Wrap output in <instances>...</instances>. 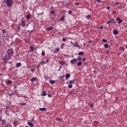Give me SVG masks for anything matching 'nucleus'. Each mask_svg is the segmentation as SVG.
<instances>
[{
  "label": "nucleus",
  "mask_w": 127,
  "mask_h": 127,
  "mask_svg": "<svg viewBox=\"0 0 127 127\" xmlns=\"http://www.w3.org/2000/svg\"><path fill=\"white\" fill-rule=\"evenodd\" d=\"M13 3V0H6V5L7 6H9V7H11V6H12Z\"/></svg>",
  "instance_id": "obj_1"
},
{
  "label": "nucleus",
  "mask_w": 127,
  "mask_h": 127,
  "mask_svg": "<svg viewBox=\"0 0 127 127\" xmlns=\"http://www.w3.org/2000/svg\"><path fill=\"white\" fill-rule=\"evenodd\" d=\"M60 64L62 65V66H64V67H67L68 66V64L64 61H60L59 62Z\"/></svg>",
  "instance_id": "obj_2"
},
{
  "label": "nucleus",
  "mask_w": 127,
  "mask_h": 127,
  "mask_svg": "<svg viewBox=\"0 0 127 127\" xmlns=\"http://www.w3.org/2000/svg\"><path fill=\"white\" fill-rule=\"evenodd\" d=\"M70 63L71 64H76V63H78V59H74L70 61Z\"/></svg>",
  "instance_id": "obj_3"
},
{
  "label": "nucleus",
  "mask_w": 127,
  "mask_h": 127,
  "mask_svg": "<svg viewBox=\"0 0 127 127\" xmlns=\"http://www.w3.org/2000/svg\"><path fill=\"white\" fill-rule=\"evenodd\" d=\"M7 54H8V56H11L13 54V51L12 50L9 49L7 51Z\"/></svg>",
  "instance_id": "obj_4"
},
{
  "label": "nucleus",
  "mask_w": 127,
  "mask_h": 127,
  "mask_svg": "<svg viewBox=\"0 0 127 127\" xmlns=\"http://www.w3.org/2000/svg\"><path fill=\"white\" fill-rule=\"evenodd\" d=\"M117 22V21H115V19L113 18L110 20L108 21L107 24H109V23H115Z\"/></svg>",
  "instance_id": "obj_5"
},
{
  "label": "nucleus",
  "mask_w": 127,
  "mask_h": 127,
  "mask_svg": "<svg viewBox=\"0 0 127 127\" xmlns=\"http://www.w3.org/2000/svg\"><path fill=\"white\" fill-rule=\"evenodd\" d=\"M113 33L114 34V35H118V34H119V31L116 29H114L113 30Z\"/></svg>",
  "instance_id": "obj_6"
},
{
  "label": "nucleus",
  "mask_w": 127,
  "mask_h": 127,
  "mask_svg": "<svg viewBox=\"0 0 127 127\" xmlns=\"http://www.w3.org/2000/svg\"><path fill=\"white\" fill-rule=\"evenodd\" d=\"M73 46L74 47H77V48H79V49H81V47L80 46V45H79V44H78L77 42H76L75 43H74Z\"/></svg>",
  "instance_id": "obj_7"
},
{
  "label": "nucleus",
  "mask_w": 127,
  "mask_h": 127,
  "mask_svg": "<svg viewBox=\"0 0 127 127\" xmlns=\"http://www.w3.org/2000/svg\"><path fill=\"white\" fill-rule=\"evenodd\" d=\"M116 20L117 21H118V23H122V22H123V20L121 19H120V18L118 17L116 18Z\"/></svg>",
  "instance_id": "obj_8"
},
{
  "label": "nucleus",
  "mask_w": 127,
  "mask_h": 127,
  "mask_svg": "<svg viewBox=\"0 0 127 127\" xmlns=\"http://www.w3.org/2000/svg\"><path fill=\"white\" fill-rule=\"evenodd\" d=\"M6 84L8 85H10V84H12V81L9 79H8L6 81Z\"/></svg>",
  "instance_id": "obj_9"
},
{
  "label": "nucleus",
  "mask_w": 127,
  "mask_h": 127,
  "mask_svg": "<svg viewBox=\"0 0 127 127\" xmlns=\"http://www.w3.org/2000/svg\"><path fill=\"white\" fill-rule=\"evenodd\" d=\"M70 76H71V75H70V74L67 73L66 74H65V80H68V79H69V78H70Z\"/></svg>",
  "instance_id": "obj_10"
},
{
  "label": "nucleus",
  "mask_w": 127,
  "mask_h": 127,
  "mask_svg": "<svg viewBox=\"0 0 127 127\" xmlns=\"http://www.w3.org/2000/svg\"><path fill=\"white\" fill-rule=\"evenodd\" d=\"M74 82H75V79H73L72 80H69V82L67 83V84H74Z\"/></svg>",
  "instance_id": "obj_11"
},
{
  "label": "nucleus",
  "mask_w": 127,
  "mask_h": 127,
  "mask_svg": "<svg viewBox=\"0 0 127 127\" xmlns=\"http://www.w3.org/2000/svg\"><path fill=\"white\" fill-rule=\"evenodd\" d=\"M49 82L51 84V85H53L54 83H55V80H53L52 79H51L49 81Z\"/></svg>",
  "instance_id": "obj_12"
},
{
  "label": "nucleus",
  "mask_w": 127,
  "mask_h": 127,
  "mask_svg": "<svg viewBox=\"0 0 127 127\" xmlns=\"http://www.w3.org/2000/svg\"><path fill=\"white\" fill-rule=\"evenodd\" d=\"M91 17H92V16H91V15H88L86 16V18H87V19L88 20H89L90 19H92V18Z\"/></svg>",
  "instance_id": "obj_13"
},
{
  "label": "nucleus",
  "mask_w": 127,
  "mask_h": 127,
  "mask_svg": "<svg viewBox=\"0 0 127 127\" xmlns=\"http://www.w3.org/2000/svg\"><path fill=\"white\" fill-rule=\"evenodd\" d=\"M56 120H57V121H58L59 122H61V123H62V122H63V119H62L61 118H56Z\"/></svg>",
  "instance_id": "obj_14"
},
{
  "label": "nucleus",
  "mask_w": 127,
  "mask_h": 127,
  "mask_svg": "<svg viewBox=\"0 0 127 127\" xmlns=\"http://www.w3.org/2000/svg\"><path fill=\"white\" fill-rule=\"evenodd\" d=\"M104 47L105 48H107V49H109V48H110V47H111V46H109V45H108L107 44H106L104 45Z\"/></svg>",
  "instance_id": "obj_15"
},
{
  "label": "nucleus",
  "mask_w": 127,
  "mask_h": 127,
  "mask_svg": "<svg viewBox=\"0 0 127 127\" xmlns=\"http://www.w3.org/2000/svg\"><path fill=\"white\" fill-rule=\"evenodd\" d=\"M120 51H125V47H120L119 48Z\"/></svg>",
  "instance_id": "obj_16"
},
{
  "label": "nucleus",
  "mask_w": 127,
  "mask_h": 127,
  "mask_svg": "<svg viewBox=\"0 0 127 127\" xmlns=\"http://www.w3.org/2000/svg\"><path fill=\"white\" fill-rule=\"evenodd\" d=\"M60 51V48L56 49L55 51L54 52V53H58Z\"/></svg>",
  "instance_id": "obj_17"
},
{
  "label": "nucleus",
  "mask_w": 127,
  "mask_h": 127,
  "mask_svg": "<svg viewBox=\"0 0 127 127\" xmlns=\"http://www.w3.org/2000/svg\"><path fill=\"white\" fill-rule=\"evenodd\" d=\"M41 95L42 96H46V92H45V91H42L41 93Z\"/></svg>",
  "instance_id": "obj_18"
},
{
  "label": "nucleus",
  "mask_w": 127,
  "mask_h": 127,
  "mask_svg": "<svg viewBox=\"0 0 127 127\" xmlns=\"http://www.w3.org/2000/svg\"><path fill=\"white\" fill-rule=\"evenodd\" d=\"M28 125L31 127H34V125H33L32 123L28 122Z\"/></svg>",
  "instance_id": "obj_19"
},
{
  "label": "nucleus",
  "mask_w": 127,
  "mask_h": 127,
  "mask_svg": "<svg viewBox=\"0 0 127 127\" xmlns=\"http://www.w3.org/2000/svg\"><path fill=\"white\" fill-rule=\"evenodd\" d=\"M52 29H53V27H50L49 28H47V31H50V30H52Z\"/></svg>",
  "instance_id": "obj_20"
},
{
  "label": "nucleus",
  "mask_w": 127,
  "mask_h": 127,
  "mask_svg": "<svg viewBox=\"0 0 127 127\" xmlns=\"http://www.w3.org/2000/svg\"><path fill=\"white\" fill-rule=\"evenodd\" d=\"M39 110L42 111H46L47 109L46 108H40Z\"/></svg>",
  "instance_id": "obj_21"
},
{
  "label": "nucleus",
  "mask_w": 127,
  "mask_h": 127,
  "mask_svg": "<svg viewBox=\"0 0 127 127\" xmlns=\"http://www.w3.org/2000/svg\"><path fill=\"white\" fill-rule=\"evenodd\" d=\"M82 64H83V63L81 61H79L78 63H77V66H82Z\"/></svg>",
  "instance_id": "obj_22"
},
{
  "label": "nucleus",
  "mask_w": 127,
  "mask_h": 127,
  "mask_svg": "<svg viewBox=\"0 0 127 127\" xmlns=\"http://www.w3.org/2000/svg\"><path fill=\"white\" fill-rule=\"evenodd\" d=\"M20 66H21V63H18L16 64V67H17V68H18V67H19Z\"/></svg>",
  "instance_id": "obj_23"
},
{
  "label": "nucleus",
  "mask_w": 127,
  "mask_h": 127,
  "mask_svg": "<svg viewBox=\"0 0 127 127\" xmlns=\"http://www.w3.org/2000/svg\"><path fill=\"white\" fill-rule=\"evenodd\" d=\"M30 49L31 52H33V51H34V48H33V47L30 46Z\"/></svg>",
  "instance_id": "obj_24"
},
{
  "label": "nucleus",
  "mask_w": 127,
  "mask_h": 127,
  "mask_svg": "<svg viewBox=\"0 0 127 127\" xmlns=\"http://www.w3.org/2000/svg\"><path fill=\"white\" fill-rule=\"evenodd\" d=\"M14 126H15V127H17V126H18V121H16L15 122H14L13 123Z\"/></svg>",
  "instance_id": "obj_25"
},
{
  "label": "nucleus",
  "mask_w": 127,
  "mask_h": 127,
  "mask_svg": "<svg viewBox=\"0 0 127 127\" xmlns=\"http://www.w3.org/2000/svg\"><path fill=\"white\" fill-rule=\"evenodd\" d=\"M21 24H22V26H25V22H24L23 20H22Z\"/></svg>",
  "instance_id": "obj_26"
},
{
  "label": "nucleus",
  "mask_w": 127,
  "mask_h": 127,
  "mask_svg": "<svg viewBox=\"0 0 127 127\" xmlns=\"http://www.w3.org/2000/svg\"><path fill=\"white\" fill-rule=\"evenodd\" d=\"M37 79V78L36 77H34L31 79V81L33 82V81H35Z\"/></svg>",
  "instance_id": "obj_27"
},
{
  "label": "nucleus",
  "mask_w": 127,
  "mask_h": 127,
  "mask_svg": "<svg viewBox=\"0 0 127 127\" xmlns=\"http://www.w3.org/2000/svg\"><path fill=\"white\" fill-rule=\"evenodd\" d=\"M102 42H104V43H107V42H108V40H107V39H102Z\"/></svg>",
  "instance_id": "obj_28"
},
{
  "label": "nucleus",
  "mask_w": 127,
  "mask_h": 127,
  "mask_svg": "<svg viewBox=\"0 0 127 127\" xmlns=\"http://www.w3.org/2000/svg\"><path fill=\"white\" fill-rule=\"evenodd\" d=\"M1 123L2 124V125H4V124H6V121H5V120H3L1 121Z\"/></svg>",
  "instance_id": "obj_29"
},
{
  "label": "nucleus",
  "mask_w": 127,
  "mask_h": 127,
  "mask_svg": "<svg viewBox=\"0 0 127 127\" xmlns=\"http://www.w3.org/2000/svg\"><path fill=\"white\" fill-rule=\"evenodd\" d=\"M26 18L27 19H29V18H30V14H28L26 16Z\"/></svg>",
  "instance_id": "obj_30"
},
{
  "label": "nucleus",
  "mask_w": 127,
  "mask_h": 127,
  "mask_svg": "<svg viewBox=\"0 0 127 127\" xmlns=\"http://www.w3.org/2000/svg\"><path fill=\"white\" fill-rule=\"evenodd\" d=\"M73 87V85L70 83V84H68V88H69V89H71V88H72Z\"/></svg>",
  "instance_id": "obj_31"
},
{
  "label": "nucleus",
  "mask_w": 127,
  "mask_h": 127,
  "mask_svg": "<svg viewBox=\"0 0 127 127\" xmlns=\"http://www.w3.org/2000/svg\"><path fill=\"white\" fill-rule=\"evenodd\" d=\"M41 55H42V56H45V52L43 51L41 53Z\"/></svg>",
  "instance_id": "obj_32"
},
{
  "label": "nucleus",
  "mask_w": 127,
  "mask_h": 127,
  "mask_svg": "<svg viewBox=\"0 0 127 127\" xmlns=\"http://www.w3.org/2000/svg\"><path fill=\"white\" fill-rule=\"evenodd\" d=\"M65 18V17H64V16H63L61 19H60V21H61V20H62L63 21H64V19Z\"/></svg>",
  "instance_id": "obj_33"
},
{
  "label": "nucleus",
  "mask_w": 127,
  "mask_h": 127,
  "mask_svg": "<svg viewBox=\"0 0 127 127\" xmlns=\"http://www.w3.org/2000/svg\"><path fill=\"white\" fill-rule=\"evenodd\" d=\"M83 54H84V52H80L78 53V55H79V56H80L81 55H83Z\"/></svg>",
  "instance_id": "obj_34"
},
{
  "label": "nucleus",
  "mask_w": 127,
  "mask_h": 127,
  "mask_svg": "<svg viewBox=\"0 0 127 127\" xmlns=\"http://www.w3.org/2000/svg\"><path fill=\"white\" fill-rule=\"evenodd\" d=\"M11 127V125L10 124H7L5 126V127Z\"/></svg>",
  "instance_id": "obj_35"
},
{
  "label": "nucleus",
  "mask_w": 127,
  "mask_h": 127,
  "mask_svg": "<svg viewBox=\"0 0 127 127\" xmlns=\"http://www.w3.org/2000/svg\"><path fill=\"white\" fill-rule=\"evenodd\" d=\"M77 59L79 60V61H81L82 60V59L81 58V57L80 56H77Z\"/></svg>",
  "instance_id": "obj_36"
},
{
  "label": "nucleus",
  "mask_w": 127,
  "mask_h": 127,
  "mask_svg": "<svg viewBox=\"0 0 127 127\" xmlns=\"http://www.w3.org/2000/svg\"><path fill=\"white\" fill-rule=\"evenodd\" d=\"M40 63H41V64H42V65H44V64H45L44 60H43L42 61L40 62Z\"/></svg>",
  "instance_id": "obj_37"
},
{
  "label": "nucleus",
  "mask_w": 127,
  "mask_h": 127,
  "mask_svg": "<svg viewBox=\"0 0 127 127\" xmlns=\"http://www.w3.org/2000/svg\"><path fill=\"white\" fill-rule=\"evenodd\" d=\"M20 105L22 107V106H25V105H26V104H25V103H20Z\"/></svg>",
  "instance_id": "obj_38"
},
{
  "label": "nucleus",
  "mask_w": 127,
  "mask_h": 127,
  "mask_svg": "<svg viewBox=\"0 0 127 127\" xmlns=\"http://www.w3.org/2000/svg\"><path fill=\"white\" fill-rule=\"evenodd\" d=\"M62 40L64 42H66V38H62Z\"/></svg>",
  "instance_id": "obj_39"
},
{
  "label": "nucleus",
  "mask_w": 127,
  "mask_h": 127,
  "mask_svg": "<svg viewBox=\"0 0 127 127\" xmlns=\"http://www.w3.org/2000/svg\"><path fill=\"white\" fill-rule=\"evenodd\" d=\"M31 71L32 73H34V71H35V70L34 69V68H31Z\"/></svg>",
  "instance_id": "obj_40"
},
{
  "label": "nucleus",
  "mask_w": 127,
  "mask_h": 127,
  "mask_svg": "<svg viewBox=\"0 0 127 127\" xmlns=\"http://www.w3.org/2000/svg\"><path fill=\"white\" fill-rule=\"evenodd\" d=\"M79 3L78 2H76L75 3V5H76V6H78V5H79Z\"/></svg>",
  "instance_id": "obj_41"
},
{
  "label": "nucleus",
  "mask_w": 127,
  "mask_h": 127,
  "mask_svg": "<svg viewBox=\"0 0 127 127\" xmlns=\"http://www.w3.org/2000/svg\"><path fill=\"white\" fill-rule=\"evenodd\" d=\"M5 29L2 30V33H3V34H4V33H5Z\"/></svg>",
  "instance_id": "obj_42"
},
{
  "label": "nucleus",
  "mask_w": 127,
  "mask_h": 127,
  "mask_svg": "<svg viewBox=\"0 0 127 127\" xmlns=\"http://www.w3.org/2000/svg\"><path fill=\"white\" fill-rule=\"evenodd\" d=\"M65 45V43H64L61 45V47H62V49H63V46H64Z\"/></svg>",
  "instance_id": "obj_43"
},
{
  "label": "nucleus",
  "mask_w": 127,
  "mask_h": 127,
  "mask_svg": "<svg viewBox=\"0 0 127 127\" xmlns=\"http://www.w3.org/2000/svg\"><path fill=\"white\" fill-rule=\"evenodd\" d=\"M55 12L54 10H53L51 11V14H54Z\"/></svg>",
  "instance_id": "obj_44"
},
{
  "label": "nucleus",
  "mask_w": 127,
  "mask_h": 127,
  "mask_svg": "<svg viewBox=\"0 0 127 127\" xmlns=\"http://www.w3.org/2000/svg\"><path fill=\"white\" fill-rule=\"evenodd\" d=\"M68 14H71L72 13V11H71V10H68Z\"/></svg>",
  "instance_id": "obj_45"
},
{
  "label": "nucleus",
  "mask_w": 127,
  "mask_h": 127,
  "mask_svg": "<svg viewBox=\"0 0 127 127\" xmlns=\"http://www.w3.org/2000/svg\"><path fill=\"white\" fill-rule=\"evenodd\" d=\"M86 60H87V59L84 58H83V59H82V62H85L86 61Z\"/></svg>",
  "instance_id": "obj_46"
},
{
  "label": "nucleus",
  "mask_w": 127,
  "mask_h": 127,
  "mask_svg": "<svg viewBox=\"0 0 127 127\" xmlns=\"http://www.w3.org/2000/svg\"><path fill=\"white\" fill-rule=\"evenodd\" d=\"M41 14H43V12H42L41 13H38V16H40V15H41Z\"/></svg>",
  "instance_id": "obj_47"
},
{
  "label": "nucleus",
  "mask_w": 127,
  "mask_h": 127,
  "mask_svg": "<svg viewBox=\"0 0 127 127\" xmlns=\"http://www.w3.org/2000/svg\"><path fill=\"white\" fill-rule=\"evenodd\" d=\"M96 1L97 2H102V0H96Z\"/></svg>",
  "instance_id": "obj_48"
},
{
  "label": "nucleus",
  "mask_w": 127,
  "mask_h": 127,
  "mask_svg": "<svg viewBox=\"0 0 127 127\" xmlns=\"http://www.w3.org/2000/svg\"><path fill=\"white\" fill-rule=\"evenodd\" d=\"M116 12L115 11H112V14H116Z\"/></svg>",
  "instance_id": "obj_49"
},
{
  "label": "nucleus",
  "mask_w": 127,
  "mask_h": 127,
  "mask_svg": "<svg viewBox=\"0 0 127 127\" xmlns=\"http://www.w3.org/2000/svg\"><path fill=\"white\" fill-rule=\"evenodd\" d=\"M63 78H64V76H61V77H60V79H62L63 80H64V79H63Z\"/></svg>",
  "instance_id": "obj_50"
},
{
  "label": "nucleus",
  "mask_w": 127,
  "mask_h": 127,
  "mask_svg": "<svg viewBox=\"0 0 127 127\" xmlns=\"http://www.w3.org/2000/svg\"><path fill=\"white\" fill-rule=\"evenodd\" d=\"M90 106L91 108H93V107L94 106V105L91 104L90 105Z\"/></svg>",
  "instance_id": "obj_51"
},
{
  "label": "nucleus",
  "mask_w": 127,
  "mask_h": 127,
  "mask_svg": "<svg viewBox=\"0 0 127 127\" xmlns=\"http://www.w3.org/2000/svg\"><path fill=\"white\" fill-rule=\"evenodd\" d=\"M39 67H40V64H38V65L37 66V68H39Z\"/></svg>",
  "instance_id": "obj_52"
},
{
  "label": "nucleus",
  "mask_w": 127,
  "mask_h": 127,
  "mask_svg": "<svg viewBox=\"0 0 127 127\" xmlns=\"http://www.w3.org/2000/svg\"><path fill=\"white\" fill-rule=\"evenodd\" d=\"M8 108H9L8 106H6L5 108V110H7V109H8Z\"/></svg>",
  "instance_id": "obj_53"
},
{
  "label": "nucleus",
  "mask_w": 127,
  "mask_h": 127,
  "mask_svg": "<svg viewBox=\"0 0 127 127\" xmlns=\"http://www.w3.org/2000/svg\"><path fill=\"white\" fill-rule=\"evenodd\" d=\"M48 96L49 98H51V95L48 94Z\"/></svg>",
  "instance_id": "obj_54"
},
{
  "label": "nucleus",
  "mask_w": 127,
  "mask_h": 127,
  "mask_svg": "<svg viewBox=\"0 0 127 127\" xmlns=\"http://www.w3.org/2000/svg\"><path fill=\"white\" fill-rule=\"evenodd\" d=\"M61 68H62V67H61V66H60L59 69H58V71H60V70H61Z\"/></svg>",
  "instance_id": "obj_55"
},
{
  "label": "nucleus",
  "mask_w": 127,
  "mask_h": 127,
  "mask_svg": "<svg viewBox=\"0 0 127 127\" xmlns=\"http://www.w3.org/2000/svg\"><path fill=\"white\" fill-rule=\"evenodd\" d=\"M110 8H111V7H110V6H108V7H107V9H108L109 10H110Z\"/></svg>",
  "instance_id": "obj_56"
},
{
  "label": "nucleus",
  "mask_w": 127,
  "mask_h": 127,
  "mask_svg": "<svg viewBox=\"0 0 127 127\" xmlns=\"http://www.w3.org/2000/svg\"><path fill=\"white\" fill-rule=\"evenodd\" d=\"M6 59H7V58H6H6H4V61H6Z\"/></svg>",
  "instance_id": "obj_57"
},
{
  "label": "nucleus",
  "mask_w": 127,
  "mask_h": 127,
  "mask_svg": "<svg viewBox=\"0 0 127 127\" xmlns=\"http://www.w3.org/2000/svg\"><path fill=\"white\" fill-rule=\"evenodd\" d=\"M47 62H49V60H47L46 61L45 63L47 64Z\"/></svg>",
  "instance_id": "obj_58"
},
{
  "label": "nucleus",
  "mask_w": 127,
  "mask_h": 127,
  "mask_svg": "<svg viewBox=\"0 0 127 127\" xmlns=\"http://www.w3.org/2000/svg\"><path fill=\"white\" fill-rule=\"evenodd\" d=\"M64 56L65 57H68V55H64Z\"/></svg>",
  "instance_id": "obj_59"
},
{
  "label": "nucleus",
  "mask_w": 127,
  "mask_h": 127,
  "mask_svg": "<svg viewBox=\"0 0 127 127\" xmlns=\"http://www.w3.org/2000/svg\"><path fill=\"white\" fill-rule=\"evenodd\" d=\"M5 114L6 115V116H7V111H5Z\"/></svg>",
  "instance_id": "obj_60"
},
{
  "label": "nucleus",
  "mask_w": 127,
  "mask_h": 127,
  "mask_svg": "<svg viewBox=\"0 0 127 127\" xmlns=\"http://www.w3.org/2000/svg\"><path fill=\"white\" fill-rule=\"evenodd\" d=\"M103 28H104V27H103V26L100 27V29H103Z\"/></svg>",
  "instance_id": "obj_61"
},
{
  "label": "nucleus",
  "mask_w": 127,
  "mask_h": 127,
  "mask_svg": "<svg viewBox=\"0 0 127 127\" xmlns=\"http://www.w3.org/2000/svg\"><path fill=\"white\" fill-rule=\"evenodd\" d=\"M24 98H25V99H26L27 98V97H26V96H23Z\"/></svg>",
  "instance_id": "obj_62"
},
{
  "label": "nucleus",
  "mask_w": 127,
  "mask_h": 127,
  "mask_svg": "<svg viewBox=\"0 0 127 127\" xmlns=\"http://www.w3.org/2000/svg\"><path fill=\"white\" fill-rule=\"evenodd\" d=\"M116 5L120 4V2H117V3H116Z\"/></svg>",
  "instance_id": "obj_63"
},
{
  "label": "nucleus",
  "mask_w": 127,
  "mask_h": 127,
  "mask_svg": "<svg viewBox=\"0 0 127 127\" xmlns=\"http://www.w3.org/2000/svg\"><path fill=\"white\" fill-rule=\"evenodd\" d=\"M27 67L28 68V69H29V68H30V67L27 66Z\"/></svg>",
  "instance_id": "obj_64"
}]
</instances>
